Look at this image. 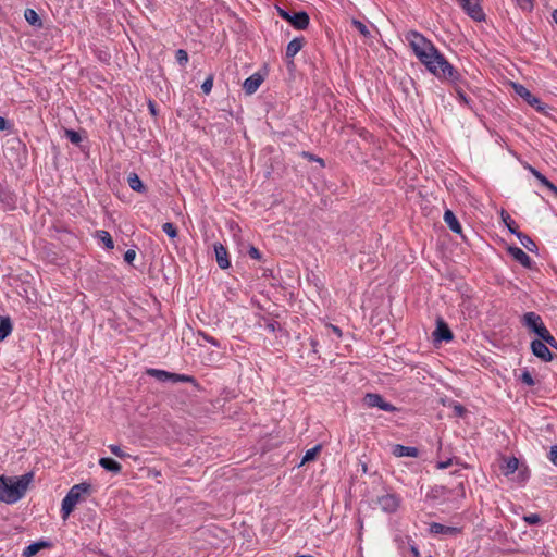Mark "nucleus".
<instances>
[{
  "instance_id": "obj_1",
  "label": "nucleus",
  "mask_w": 557,
  "mask_h": 557,
  "mask_svg": "<svg viewBox=\"0 0 557 557\" xmlns=\"http://www.w3.org/2000/svg\"><path fill=\"white\" fill-rule=\"evenodd\" d=\"M33 479V472H27L16 478H8L5 475H1L0 500L7 504H14L18 502L25 495Z\"/></svg>"
},
{
  "instance_id": "obj_2",
  "label": "nucleus",
  "mask_w": 557,
  "mask_h": 557,
  "mask_svg": "<svg viewBox=\"0 0 557 557\" xmlns=\"http://www.w3.org/2000/svg\"><path fill=\"white\" fill-rule=\"evenodd\" d=\"M426 70L440 79H447L457 82L459 78L458 72L446 60V58L436 49L434 53L421 62Z\"/></svg>"
},
{
  "instance_id": "obj_3",
  "label": "nucleus",
  "mask_w": 557,
  "mask_h": 557,
  "mask_svg": "<svg viewBox=\"0 0 557 557\" xmlns=\"http://www.w3.org/2000/svg\"><path fill=\"white\" fill-rule=\"evenodd\" d=\"M406 41L409 44L417 59L422 62L428 59L431 53L437 49L431 40L416 30H409L405 35Z\"/></svg>"
},
{
  "instance_id": "obj_4",
  "label": "nucleus",
  "mask_w": 557,
  "mask_h": 557,
  "mask_svg": "<svg viewBox=\"0 0 557 557\" xmlns=\"http://www.w3.org/2000/svg\"><path fill=\"white\" fill-rule=\"evenodd\" d=\"M90 488L91 485L86 482L75 484L70 488L65 497L62 499L61 504V515L63 520H66L69 518L77 503L82 499V495L89 493Z\"/></svg>"
},
{
  "instance_id": "obj_5",
  "label": "nucleus",
  "mask_w": 557,
  "mask_h": 557,
  "mask_svg": "<svg viewBox=\"0 0 557 557\" xmlns=\"http://www.w3.org/2000/svg\"><path fill=\"white\" fill-rule=\"evenodd\" d=\"M362 403L368 408H377L386 412L399 411L396 406L386 401L383 396L377 393H367L362 398Z\"/></svg>"
},
{
  "instance_id": "obj_6",
  "label": "nucleus",
  "mask_w": 557,
  "mask_h": 557,
  "mask_svg": "<svg viewBox=\"0 0 557 557\" xmlns=\"http://www.w3.org/2000/svg\"><path fill=\"white\" fill-rule=\"evenodd\" d=\"M145 373L150 379H153L159 382L172 381L174 383H176V382L194 383V380L191 376L184 375V374H175V373H171V372H168L164 370L147 369Z\"/></svg>"
},
{
  "instance_id": "obj_7",
  "label": "nucleus",
  "mask_w": 557,
  "mask_h": 557,
  "mask_svg": "<svg viewBox=\"0 0 557 557\" xmlns=\"http://www.w3.org/2000/svg\"><path fill=\"white\" fill-rule=\"evenodd\" d=\"M277 12L282 18L289 22L296 29H306L309 25V15L304 11L290 14L284 9L278 8Z\"/></svg>"
},
{
  "instance_id": "obj_8",
  "label": "nucleus",
  "mask_w": 557,
  "mask_h": 557,
  "mask_svg": "<svg viewBox=\"0 0 557 557\" xmlns=\"http://www.w3.org/2000/svg\"><path fill=\"white\" fill-rule=\"evenodd\" d=\"M521 322L524 327L535 333L539 337L543 335L547 327L544 325L542 318L535 312H527L522 315Z\"/></svg>"
},
{
  "instance_id": "obj_9",
  "label": "nucleus",
  "mask_w": 557,
  "mask_h": 557,
  "mask_svg": "<svg viewBox=\"0 0 557 557\" xmlns=\"http://www.w3.org/2000/svg\"><path fill=\"white\" fill-rule=\"evenodd\" d=\"M376 503L383 511L394 513L399 508L400 497L396 494L387 493L379 496Z\"/></svg>"
},
{
  "instance_id": "obj_10",
  "label": "nucleus",
  "mask_w": 557,
  "mask_h": 557,
  "mask_svg": "<svg viewBox=\"0 0 557 557\" xmlns=\"http://www.w3.org/2000/svg\"><path fill=\"white\" fill-rule=\"evenodd\" d=\"M513 89L517 95L523 98L530 106L535 108L539 112H543L545 110V106L541 102V100L532 95L528 88L523 85L515 84Z\"/></svg>"
},
{
  "instance_id": "obj_11",
  "label": "nucleus",
  "mask_w": 557,
  "mask_h": 557,
  "mask_svg": "<svg viewBox=\"0 0 557 557\" xmlns=\"http://www.w3.org/2000/svg\"><path fill=\"white\" fill-rule=\"evenodd\" d=\"M453 337V332L448 325L442 319H438L436 321V327L433 332V341L435 343L450 342Z\"/></svg>"
},
{
  "instance_id": "obj_12",
  "label": "nucleus",
  "mask_w": 557,
  "mask_h": 557,
  "mask_svg": "<svg viewBox=\"0 0 557 557\" xmlns=\"http://www.w3.org/2000/svg\"><path fill=\"white\" fill-rule=\"evenodd\" d=\"M460 5L473 20H484V12L479 3V0H463L460 2Z\"/></svg>"
},
{
  "instance_id": "obj_13",
  "label": "nucleus",
  "mask_w": 557,
  "mask_h": 557,
  "mask_svg": "<svg viewBox=\"0 0 557 557\" xmlns=\"http://www.w3.org/2000/svg\"><path fill=\"white\" fill-rule=\"evenodd\" d=\"M531 349L536 357L544 361H549L552 359V352L549 351L547 345L541 339L532 341Z\"/></svg>"
},
{
  "instance_id": "obj_14",
  "label": "nucleus",
  "mask_w": 557,
  "mask_h": 557,
  "mask_svg": "<svg viewBox=\"0 0 557 557\" xmlns=\"http://www.w3.org/2000/svg\"><path fill=\"white\" fill-rule=\"evenodd\" d=\"M392 454L395 457H411L417 458L419 456V449L413 446H405L401 444H394L392 446Z\"/></svg>"
},
{
  "instance_id": "obj_15",
  "label": "nucleus",
  "mask_w": 557,
  "mask_h": 557,
  "mask_svg": "<svg viewBox=\"0 0 557 557\" xmlns=\"http://www.w3.org/2000/svg\"><path fill=\"white\" fill-rule=\"evenodd\" d=\"M429 530L433 534H444V535H451V536H455V535H458V534L461 533V529L460 528L448 527V525H444V524L438 523V522H432L430 524V529Z\"/></svg>"
},
{
  "instance_id": "obj_16",
  "label": "nucleus",
  "mask_w": 557,
  "mask_h": 557,
  "mask_svg": "<svg viewBox=\"0 0 557 557\" xmlns=\"http://www.w3.org/2000/svg\"><path fill=\"white\" fill-rule=\"evenodd\" d=\"M52 543L50 541L40 540L37 542H34L26 546L22 553L23 557H33L35 556L39 550L44 548H51Z\"/></svg>"
},
{
  "instance_id": "obj_17",
  "label": "nucleus",
  "mask_w": 557,
  "mask_h": 557,
  "mask_svg": "<svg viewBox=\"0 0 557 557\" xmlns=\"http://www.w3.org/2000/svg\"><path fill=\"white\" fill-rule=\"evenodd\" d=\"M262 81H263V77L259 73H255L245 79V82L243 84V88L246 91V94L252 95L253 92H256L258 90Z\"/></svg>"
},
{
  "instance_id": "obj_18",
  "label": "nucleus",
  "mask_w": 557,
  "mask_h": 557,
  "mask_svg": "<svg viewBox=\"0 0 557 557\" xmlns=\"http://www.w3.org/2000/svg\"><path fill=\"white\" fill-rule=\"evenodd\" d=\"M213 247L219 267L221 269H227L231 265V263L228 260V253L226 248L220 243H215Z\"/></svg>"
},
{
  "instance_id": "obj_19",
  "label": "nucleus",
  "mask_w": 557,
  "mask_h": 557,
  "mask_svg": "<svg viewBox=\"0 0 557 557\" xmlns=\"http://www.w3.org/2000/svg\"><path fill=\"white\" fill-rule=\"evenodd\" d=\"M509 253L512 258L525 268H531L532 260L530 256L519 247H509Z\"/></svg>"
},
{
  "instance_id": "obj_20",
  "label": "nucleus",
  "mask_w": 557,
  "mask_h": 557,
  "mask_svg": "<svg viewBox=\"0 0 557 557\" xmlns=\"http://www.w3.org/2000/svg\"><path fill=\"white\" fill-rule=\"evenodd\" d=\"M99 465L108 472L119 474L122 471V466L116 460L110 457H102L99 459Z\"/></svg>"
},
{
  "instance_id": "obj_21",
  "label": "nucleus",
  "mask_w": 557,
  "mask_h": 557,
  "mask_svg": "<svg viewBox=\"0 0 557 557\" xmlns=\"http://www.w3.org/2000/svg\"><path fill=\"white\" fill-rule=\"evenodd\" d=\"M443 219H444V222L447 224V226L454 233H457V234L461 233V225H460L458 219L456 218V215L454 214V212L451 210H446L444 212Z\"/></svg>"
},
{
  "instance_id": "obj_22",
  "label": "nucleus",
  "mask_w": 557,
  "mask_h": 557,
  "mask_svg": "<svg viewBox=\"0 0 557 557\" xmlns=\"http://www.w3.org/2000/svg\"><path fill=\"white\" fill-rule=\"evenodd\" d=\"M304 42L302 37H297L289 41L286 48V58L293 59L302 49Z\"/></svg>"
},
{
  "instance_id": "obj_23",
  "label": "nucleus",
  "mask_w": 557,
  "mask_h": 557,
  "mask_svg": "<svg viewBox=\"0 0 557 557\" xmlns=\"http://www.w3.org/2000/svg\"><path fill=\"white\" fill-rule=\"evenodd\" d=\"M13 325L9 315L0 317V342L4 341L12 332Z\"/></svg>"
},
{
  "instance_id": "obj_24",
  "label": "nucleus",
  "mask_w": 557,
  "mask_h": 557,
  "mask_svg": "<svg viewBox=\"0 0 557 557\" xmlns=\"http://www.w3.org/2000/svg\"><path fill=\"white\" fill-rule=\"evenodd\" d=\"M519 460L516 457H510L505 460V465L502 466V471L504 475L508 476L513 474L518 470Z\"/></svg>"
},
{
  "instance_id": "obj_25",
  "label": "nucleus",
  "mask_w": 557,
  "mask_h": 557,
  "mask_svg": "<svg viewBox=\"0 0 557 557\" xmlns=\"http://www.w3.org/2000/svg\"><path fill=\"white\" fill-rule=\"evenodd\" d=\"M96 237L103 243L107 249H113L114 243L109 232L100 230L96 232Z\"/></svg>"
},
{
  "instance_id": "obj_26",
  "label": "nucleus",
  "mask_w": 557,
  "mask_h": 557,
  "mask_svg": "<svg viewBox=\"0 0 557 557\" xmlns=\"http://www.w3.org/2000/svg\"><path fill=\"white\" fill-rule=\"evenodd\" d=\"M127 182H128L129 187L133 190L139 191V193L145 190V186L137 174H135V173L129 174Z\"/></svg>"
},
{
  "instance_id": "obj_27",
  "label": "nucleus",
  "mask_w": 557,
  "mask_h": 557,
  "mask_svg": "<svg viewBox=\"0 0 557 557\" xmlns=\"http://www.w3.org/2000/svg\"><path fill=\"white\" fill-rule=\"evenodd\" d=\"M531 173L541 182L542 185L547 187L554 194H557V187L549 182L543 174H541L537 170L530 168Z\"/></svg>"
},
{
  "instance_id": "obj_28",
  "label": "nucleus",
  "mask_w": 557,
  "mask_h": 557,
  "mask_svg": "<svg viewBox=\"0 0 557 557\" xmlns=\"http://www.w3.org/2000/svg\"><path fill=\"white\" fill-rule=\"evenodd\" d=\"M321 449H322V446L320 444L308 449L302 457L301 465L309 462V461H313L317 458L318 454L321 451Z\"/></svg>"
},
{
  "instance_id": "obj_29",
  "label": "nucleus",
  "mask_w": 557,
  "mask_h": 557,
  "mask_svg": "<svg viewBox=\"0 0 557 557\" xmlns=\"http://www.w3.org/2000/svg\"><path fill=\"white\" fill-rule=\"evenodd\" d=\"M24 17L25 20L30 24V25H38L40 26L41 25V21H40V17L39 15L37 14V12L33 9H26L25 12H24Z\"/></svg>"
},
{
  "instance_id": "obj_30",
  "label": "nucleus",
  "mask_w": 557,
  "mask_h": 557,
  "mask_svg": "<svg viewBox=\"0 0 557 557\" xmlns=\"http://www.w3.org/2000/svg\"><path fill=\"white\" fill-rule=\"evenodd\" d=\"M517 237L519 238L520 243L529 250L533 251L536 247L535 243L525 234L517 233Z\"/></svg>"
},
{
  "instance_id": "obj_31",
  "label": "nucleus",
  "mask_w": 557,
  "mask_h": 557,
  "mask_svg": "<svg viewBox=\"0 0 557 557\" xmlns=\"http://www.w3.org/2000/svg\"><path fill=\"white\" fill-rule=\"evenodd\" d=\"M448 407L453 408L455 417L463 418L467 413V409L457 401H449Z\"/></svg>"
},
{
  "instance_id": "obj_32",
  "label": "nucleus",
  "mask_w": 557,
  "mask_h": 557,
  "mask_svg": "<svg viewBox=\"0 0 557 557\" xmlns=\"http://www.w3.org/2000/svg\"><path fill=\"white\" fill-rule=\"evenodd\" d=\"M502 216H503V221L507 225L508 230L512 234L517 235V233H519V232L517 231V225H516L515 221L510 218V215L508 213L503 212Z\"/></svg>"
},
{
  "instance_id": "obj_33",
  "label": "nucleus",
  "mask_w": 557,
  "mask_h": 557,
  "mask_svg": "<svg viewBox=\"0 0 557 557\" xmlns=\"http://www.w3.org/2000/svg\"><path fill=\"white\" fill-rule=\"evenodd\" d=\"M163 232L171 238H175L177 236V228L171 222H166L162 225Z\"/></svg>"
},
{
  "instance_id": "obj_34",
  "label": "nucleus",
  "mask_w": 557,
  "mask_h": 557,
  "mask_svg": "<svg viewBox=\"0 0 557 557\" xmlns=\"http://www.w3.org/2000/svg\"><path fill=\"white\" fill-rule=\"evenodd\" d=\"M540 338L546 344L549 345L553 348L557 349V341L554 338V336L550 335L549 331H544L543 335L540 336Z\"/></svg>"
},
{
  "instance_id": "obj_35",
  "label": "nucleus",
  "mask_w": 557,
  "mask_h": 557,
  "mask_svg": "<svg viewBox=\"0 0 557 557\" xmlns=\"http://www.w3.org/2000/svg\"><path fill=\"white\" fill-rule=\"evenodd\" d=\"M176 61L180 65L185 66L188 62V53L184 49H178L175 53Z\"/></svg>"
},
{
  "instance_id": "obj_36",
  "label": "nucleus",
  "mask_w": 557,
  "mask_h": 557,
  "mask_svg": "<svg viewBox=\"0 0 557 557\" xmlns=\"http://www.w3.org/2000/svg\"><path fill=\"white\" fill-rule=\"evenodd\" d=\"M110 451L117 458L124 459L125 457H128L129 455L125 454L119 445L111 444L109 445Z\"/></svg>"
},
{
  "instance_id": "obj_37",
  "label": "nucleus",
  "mask_w": 557,
  "mask_h": 557,
  "mask_svg": "<svg viewBox=\"0 0 557 557\" xmlns=\"http://www.w3.org/2000/svg\"><path fill=\"white\" fill-rule=\"evenodd\" d=\"M523 521L530 525H534L541 522V517L539 513H531L523 516Z\"/></svg>"
},
{
  "instance_id": "obj_38",
  "label": "nucleus",
  "mask_w": 557,
  "mask_h": 557,
  "mask_svg": "<svg viewBox=\"0 0 557 557\" xmlns=\"http://www.w3.org/2000/svg\"><path fill=\"white\" fill-rule=\"evenodd\" d=\"M65 135H66V138L73 144H78L82 140L81 135L77 132L72 131V129H67Z\"/></svg>"
},
{
  "instance_id": "obj_39",
  "label": "nucleus",
  "mask_w": 557,
  "mask_h": 557,
  "mask_svg": "<svg viewBox=\"0 0 557 557\" xmlns=\"http://www.w3.org/2000/svg\"><path fill=\"white\" fill-rule=\"evenodd\" d=\"M516 2L523 11L530 12L533 9L532 0H516Z\"/></svg>"
},
{
  "instance_id": "obj_40",
  "label": "nucleus",
  "mask_w": 557,
  "mask_h": 557,
  "mask_svg": "<svg viewBox=\"0 0 557 557\" xmlns=\"http://www.w3.org/2000/svg\"><path fill=\"white\" fill-rule=\"evenodd\" d=\"M212 87H213V78L212 77H208L201 85V89H202L203 94H206V95H209L211 92Z\"/></svg>"
},
{
  "instance_id": "obj_41",
  "label": "nucleus",
  "mask_w": 557,
  "mask_h": 557,
  "mask_svg": "<svg viewBox=\"0 0 557 557\" xmlns=\"http://www.w3.org/2000/svg\"><path fill=\"white\" fill-rule=\"evenodd\" d=\"M352 24L363 36H368L370 34L367 26L363 23H361L360 21L355 20L352 22Z\"/></svg>"
},
{
  "instance_id": "obj_42",
  "label": "nucleus",
  "mask_w": 557,
  "mask_h": 557,
  "mask_svg": "<svg viewBox=\"0 0 557 557\" xmlns=\"http://www.w3.org/2000/svg\"><path fill=\"white\" fill-rule=\"evenodd\" d=\"M456 92H457V97H458V100L460 101V103L469 106L470 99L466 96V94L459 88L456 89Z\"/></svg>"
},
{
  "instance_id": "obj_43",
  "label": "nucleus",
  "mask_w": 557,
  "mask_h": 557,
  "mask_svg": "<svg viewBox=\"0 0 557 557\" xmlns=\"http://www.w3.org/2000/svg\"><path fill=\"white\" fill-rule=\"evenodd\" d=\"M548 459L550 460V462L557 467V445H553L550 447V451H549V455H548Z\"/></svg>"
},
{
  "instance_id": "obj_44",
  "label": "nucleus",
  "mask_w": 557,
  "mask_h": 557,
  "mask_svg": "<svg viewBox=\"0 0 557 557\" xmlns=\"http://www.w3.org/2000/svg\"><path fill=\"white\" fill-rule=\"evenodd\" d=\"M136 258V251L134 249H128L125 253H124V260L127 262V263H132Z\"/></svg>"
},
{
  "instance_id": "obj_45",
  "label": "nucleus",
  "mask_w": 557,
  "mask_h": 557,
  "mask_svg": "<svg viewBox=\"0 0 557 557\" xmlns=\"http://www.w3.org/2000/svg\"><path fill=\"white\" fill-rule=\"evenodd\" d=\"M248 255H249V257H251L252 259H257V260H259V259L261 258V253H260V251H259L256 247H253V246H251V247L249 248V250H248Z\"/></svg>"
},
{
  "instance_id": "obj_46",
  "label": "nucleus",
  "mask_w": 557,
  "mask_h": 557,
  "mask_svg": "<svg viewBox=\"0 0 557 557\" xmlns=\"http://www.w3.org/2000/svg\"><path fill=\"white\" fill-rule=\"evenodd\" d=\"M451 463H453L451 459H448L445 461H440V462H437V468L438 469H447L449 466H451Z\"/></svg>"
},
{
  "instance_id": "obj_47",
  "label": "nucleus",
  "mask_w": 557,
  "mask_h": 557,
  "mask_svg": "<svg viewBox=\"0 0 557 557\" xmlns=\"http://www.w3.org/2000/svg\"><path fill=\"white\" fill-rule=\"evenodd\" d=\"M8 128H9L8 121L4 117L0 116V131H4Z\"/></svg>"
},
{
  "instance_id": "obj_48",
  "label": "nucleus",
  "mask_w": 557,
  "mask_h": 557,
  "mask_svg": "<svg viewBox=\"0 0 557 557\" xmlns=\"http://www.w3.org/2000/svg\"><path fill=\"white\" fill-rule=\"evenodd\" d=\"M522 380L523 383H533L532 376L529 372H523Z\"/></svg>"
},
{
  "instance_id": "obj_49",
  "label": "nucleus",
  "mask_w": 557,
  "mask_h": 557,
  "mask_svg": "<svg viewBox=\"0 0 557 557\" xmlns=\"http://www.w3.org/2000/svg\"><path fill=\"white\" fill-rule=\"evenodd\" d=\"M449 401H454L453 399L448 398V397H441L440 398V403L443 405V406H447L448 407V403Z\"/></svg>"
},
{
  "instance_id": "obj_50",
  "label": "nucleus",
  "mask_w": 557,
  "mask_h": 557,
  "mask_svg": "<svg viewBox=\"0 0 557 557\" xmlns=\"http://www.w3.org/2000/svg\"><path fill=\"white\" fill-rule=\"evenodd\" d=\"M330 327L332 329V331L337 334L338 336L342 335V332L339 330V327L335 326V325H330Z\"/></svg>"
},
{
  "instance_id": "obj_51",
  "label": "nucleus",
  "mask_w": 557,
  "mask_h": 557,
  "mask_svg": "<svg viewBox=\"0 0 557 557\" xmlns=\"http://www.w3.org/2000/svg\"><path fill=\"white\" fill-rule=\"evenodd\" d=\"M411 552H412V554H413L416 557H418V556H419V550H418V548H417L416 546H412V547H411Z\"/></svg>"
},
{
  "instance_id": "obj_52",
  "label": "nucleus",
  "mask_w": 557,
  "mask_h": 557,
  "mask_svg": "<svg viewBox=\"0 0 557 557\" xmlns=\"http://www.w3.org/2000/svg\"><path fill=\"white\" fill-rule=\"evenodd\" d=\"M149 109H150L152 114H156L154 104L152 102L149 103Z\"/></svg>"
},
{
  "instance_id": "obj_53",
  "label": "nucleus",
  "mask_w": 557,
  "mask_h": 557,
  "mask_svg": "<svg viewBox=\"0 0 557 557\" xmlns=\"http://www.w3.org/2000/svg\"><path fill=\"white\" fill-rule=\"evenodd\" d=\"M552 16H553V20L555 21V23L557 24V10L553 11Z\"/></svg>"
},
{
  "instance_id": "obj_54",
  "label": "nucleus",
  "mask_w": 557,
  "mask_h": 557,
  "mask_svg": "<svg viewBox=\"0 0 557 557\" xmlns=\"http://www.w3.org/2000/svg\"><path fill=\"white\" fill-rule=\"evenodd\" d=\"M425 374L422 375V380H428L431 377V374L426 371H424Z\"/></svg>"
},
{
  "instance_id": "obj_55",
  "label": "nucleus",
  "mask_w": 557,
  "mask_h": 557,
  "mask_svg": "<svg viewBox=\"0 0 557 557\" xmlns=\"http://www.w3.org/2000/svg\"><path fill=\"white\" fill-rule=\"evenodd\" d=\"M462 1H463V0H458V2H459V3H460V2H462Z\"/></svg>"
}]
</instances>
